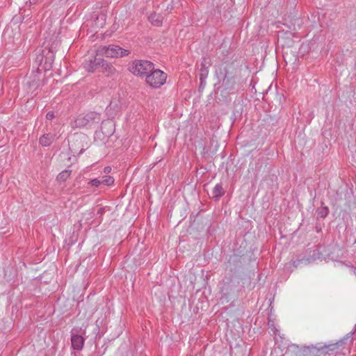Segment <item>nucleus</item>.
I'll list each match as a JSON object with an SVG mask.
<instances>
[{"label":"nucleus","mask_w":356,"mask_h":356,"mask_svg":"<svg viewBox=\"0 0 356 356\" xmlns=\"http://www.w3.org/2000/svg\"><path fill=\"white\" fill-rule=\"evenodd\" d=\"M337 348V343L328 345L318 343L316 346H304L298 350L296 356H326V355H332Z\"/></svg>","instance_id":"1"},{"label":"nucleus","mask_w":356,"mask_h":356,"mask_svg":"<svg viewBox=\"0 0 356 356\" xmlns=\"http://www.w3.org/2000/svg\"><path fill=\"white\" fill-rule=\"evenodd\" d=\"M216 75L220 84L225 90H233L236 84V75L232 66L220 65L216 70Z\"/></svg>","instance_id":"2"},{"label":"nucleus","mask_w":356,"mask_h":356,"mask_svg":"<svg viewBox=\"0 0 356 356\" xmlns=\"http://www.w3.org/2000/svg\"><path fill=\"white\" fill-rule=\"evenodd\" d=\"M102 120L101 114L97 112L90 111L84 115H79L72 123V128H91L98 124Z\"/></svg>","instance_id":"3"},{"label":"nucleus","mask_w":356,"mask_h":356,"mask_svg":"<svg viewBox=\"0 0 356 356\" xmlns=\"http://www.w3.org/2000/svg\"><path fill=\"white\" fill-rule=\"evenodd\" d=\"M154 68V65L152 62L146 60H140L133 62L129 70L134 75L147 76Z\"/></svg>","instance_id":"4"},{"label":"nucleus","mask_w":356,"mask_h":356,"mask_svg":"<svg viewBox=\"0 0 356 356\" xmlns=\"http://www.w3.org/2000/svg\"><path fill=\"white\" fill-rule=\"evenodd\" d=\"M167 75L160 70H152L146 77L147 83L152 88H159L166 81Z\"/></svg>","instance_id":"5"},{"label":"nucleus","mask_w":356,"mask_h":356,"mask_svg":"<svg viewBox=\"0 0 356 356\" xmlns=\"http://www.w3.org/2000/svg\"><path fill=\"white\" fill-rule=\"evenodd\" d=\"M98 51L100 54H104L106 56L110 58L122 57L129 55L130 53L129 50L122 49L120 47L115 44L101 47Z\"/></svg>","instance_id":"6"},{"label":"nucleus","mask_w":356,"mask_h":356,"mask_svg":"<svg viewBox=\"0 0 356 356\" xmlns=\"http://www.w3.org/2000/svg\"><path fill=\"white\" fill-rule=\"evenodd\" d=\"M103 63V58L98 57L97 54L95 56H90L88 59H86L83 63V68L89 72H94L95 70L101 67V65Z\"/></svg>","instance_id":"7"},{"label":"nucleus","mask_w":356,"mask_h":356,"mask_svg":"<svg viewBox=\"0 0 356 356\" xmlns=\"http://www.w3.org/2000/svg\"><path fill=\"white\" fill-rule=\"evenodd\" d=\"M236 287L235 282L232 279H227V281H223L220 288L222 296L227 298L234 292Z\"/></svg>","instance_id":"8"},{"label":"nucleus","mask_w":356,"mask_h":356,"mask_svg":"<svg viewBox=\"0 0 356 356\" xmlns=\"http://www.w3.org/2000/svg\"><path fill=\"white\" fill-rule=\"evenodd\" d=\"M84 341L85 339L81 335L72 332L71 343L74 350H81L83 347Z\"/></svg>","instance_id":"9"},{"label":"nucleus","mask_w":356,"mask_h":356,"mask_svg":"<svg viewBox=\"0 0 356 356\" xmlns=\"http://www.w3.org/2000/svg\"><path fill=\"white\" fill-rule=\"evenodd\" d=\"M115 123L112 120L108 119L102 122L101 130L107 136L112 135L115 131Z\"/></svg>","instance_id":"10"},{"label":"nucleus","mask_w":356,"mask_h":356,"mask_svg":"<svg viewBox=\"0 0 356 356\" xmlns=\"http://www.w3.org/2000/svg\"><path fill=\"white\" fill-rule=\"evenodd\" d=\"M101 69H102V72L103 73L106 74V75L107 76H113L114 74H115V73L117 72L116 69L114 67V66L112 64L106 61L104 58H103V63L101 65Z\"/></svg>","instance_id":"11"},{"label":"nucleus","mask_w":356,"mask_h":356,"mask_svg":"<svg viewBox=\"0 0 356 356\" xmlns=\"http://www.w3.org/2000/svg\"><path fill=\"white\" fill-rule=\"evenodd\" d=\"M54 136L50 134L42 135L40 139L39 143L42 147H49L54 141Z\"/></svg>","instance_id":"12"},{"label":"nucleus","mask_w":356,"mask_h":356,"mask_svg":"<svg viewBox=\"0 0 356 356\" xmlns=\"http://www.w3.org/2000/svg\"><path fill=\"white\" fill-rule=\"evenodd\" d=\"M225 191L222 187V184H217L212 191V198L214 200H218L222 195H224Z\"/></svg>","instance_id":"13"},{"label":"nucleus","mask_w":356,"mask_h":356,"mask_svg":"<svg viewBox=\"0 0 356 356\" xmlns=\"http://www.w3.org/2000/svg\"><path fill=\"white\" fill-rule=\"evenodd\" d=\"M242 258L236 254L229 256L227 263L231 266H234V269L236 270L237 268H240L242 265Z\"/></svg>","instance_id":"14"},{"label":"nucleus","mask_w":356,"mask_h":356,"mask_svg":"<svg viewBox=\"0 0 356 356\" xmlns=\"http://www.w3.org/2000/svg\"><path fill=\"white\" fill-rule=\"evenodd\" d=\"M163 17L160 14L152 13L149 16V22L156 26H160L162 25Z\"/></svg>","instance_id":"15"},{"label":"nucleus","mask_w":356,"mask_h":356,"mask_svg":"<svg viewBox=\"0 0 356 356\" xmlns=\"http://www.w3.org/2000/svg\"><path fill=\"white\" fill-rule=\"evenodd\" d=\"M209 71L207 67H205L204 65L202 64V67L200 69V85L204 86L205 85L206 82L205 80L208 76Z\"/></svg>","instance_id":"16"},{"label":"nucleus","mask_w":356,"mask_h":356,"mask_svg":"<svg viewBox=\"0 0 356 356\" xmlns=\"http://www.w3.org/2000/svg\"><path fill=\"white\" fill-rule=\"evenodd\" d=\"M71 172H72V171L70 170H63L57 176V178H56L57 181H60V182H63V181H66L70 176Z\"/></svg>","instance_id":"17"},{"label":"nucleus","mask_w":356,"mask_h":356,"mask_svg":"<svg viewBox=\"0 0 356 356\" xmlns=\"http://www.w3.org/2000/svg\"><path fill=\"white\" fill-rule=\"evenodd\" d=\"M317 218H325L329 213L327 207H321L316 209Z\"/></svg>","instance_id":"18"},{"label":"nucleus","mask_w":356,"mask_h":356,"mask_svg":"<svg viewBox=\"0 0 356 356\" xmlns=\"http://www.w3.org/2000/svg\"><path fill=\"white\" fill-rule=\"evenodd\" d=\"M312 260H314V259L306 257H303L302 259H297L293 261V265L294 267L297 268L300 266V264H304L305 265H307L309 264Z\"/></svg>","instance_id":"19"},{"label":"nucleus","mask_w":356,"mask_h":356,"mask_svg":"<svg viewBox=\"0 0 356 356\" xmlns=\"http://www.w3.org/2000/svg\"><path fill=\"white\" fill-rule=\"evenodd\" d=\"M39 74V72H37V74H34L32 76L30 77V79L32 78V80L31 81H29L28 82V84L29 85L30 87H33V88H38L39 86H40V83H39V77L38 76V74Z\"/></svg>","instance_id":"20"},{"label":"nucleus","mask_w":356,"mask_h":356,"mask_svg":"<svg viewBox=\"0 0 356 356\" xmlns=\"http://www.w3.org/2000/svg\"><path fill=\"white\" fill-rule=\"evenodd\" d=\"M101 184L106 186H111L114 183V178L109 175L103 176L100 179Z\"/></svg>","instance_id":"21"},{"label":"nucleus","mask_w":356,"mask_h":356,"mask_svg":"<svg viewBox=\"0 0 356 356\" xmlns=\"http://www.w3.org/2000/svg\"><path fill=\"white\" fill-rule=\"evenodd\" d=\"M54 52L53 50V47L51 46L50 47H49L47 54L44 58V59H45L44 63H47L49 62V63H51L54 60Z\"/></svg>","instance_id":"22"},{"label":"nucleus","mask_w":356,"mask_h":356,"mask_svg":"<svg viewBox=\"0 0 356 356\" xmlns=\"http://www.w3.org/2000/svg\"><path fill=\"white\" fill-rule=\"evenodd\" d=\"M101 184L100 179H94L88 182V185L91 186L98 187Z\"/></svg>","instance_id":"23"},{"label":"nucleus","mask_w":356,"mask_h":356,"mask_svg":"<svg viewBox=\"0 0 356 356\" xmlns=\"http://www.w3.org/2000/svg\"><path fill=\"white\" fill-rule=\"evenodd\" d=\"M55 117L54 113L53 111H49L46 115V118L49 120H52Z\"/></svg>","instance_id":"24"},{"label":"nucleus","mask_w":356,"mask_h":356,"mask_svg":"<svg viewBox=\"0 0 356 356\" xmlns=\"http://www.w3.org/2000/svg\"><path fill=\"white\" fill-rule=\"evenodd\" d=\"M111 170V168L110 166L105 167L104 169V172L105 173H109Z\"/></svg>","instance_id":"25"},{"label":"nucleus","mask_w":356,"mask_h":356,"mask_svg":"<svg viewBox=\"0 0 356 356\" xmlns=\"http://www.w3.org/2000/svg\"><path fill=\"white\" fill-rule=\"evenodd\" d=\"M38 1V0H29V2L31 4L35 3Z\"/></svg>","instance_id":"26"},{"label":"nucleus","mask_w":356,"mask_h":356,"mask_svg":"<svg viewBox=\"0 0 356 356\" xmlns=\"http://www.w3.org/2000/svg\"><path fill=\"white\" fill-rule=\"evenodd\" d=\"M104 208H100L98 211V213H102L103 211H104Z\"/></svg>","instance_id":"27"},{"label":"nucleus","mask_w":356,"mask_h":356,"mask_svg":"<svg viewBox=\"0 0 356 356\" xmlns=\"http://www.w3.org/2000/svg\"><path fill=\"white\" fill-rule=\"evenodd\" d=\"M83 152V149H81L79 151V152L78 154H82Z\"/></svg>","instance_id":"28"}]
</instances>
